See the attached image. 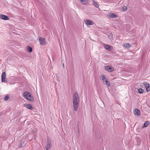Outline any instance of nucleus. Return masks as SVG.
<instances>
[{"label": "nucleus", "mask_w": 150, "mask_h": 150, "mask_svg": "<svg viewBox=\"0 0 150 150\" xmlns=\"http://www.w3.org/2000/svg\"><path fill=\"white\" fill-rule=\"evenodd\" d=\"M23 96L25 99L31 102L34 101L33 97L31 95L30 93L28 92H25L23 94Z\"/></svg>", "instance_id": "f257e3e1"}, {"label": "nucleus", "mask_w": 150, "mask_h": 150, "mask_svg": "<svg viewBox=\"0 0 150 150\" xmlns=\"http://www.w3.org/2000/svg\"><path fill=\"white\" fill-rule=\"evenodd\" d=\"M102 80L103 83H105L108 86H109L110 84L109 81L106 79L104 75H102L101 76Z\"/></svg>", "instance_id": "f03ea898"}, {"label": "nucleus", "mask_w": 150, "mask_h": 150, "mask_svg": "<svg viewBox=\"0 0 150 150\" xmlns=\"http://www.w3.org/2000/svg\"><path fill=\"white\" fill-rule=\"evenodd\" d=\"M79 102H73V107L74 110L76 111L78 109Z\"/></svg>", "instance_id": "7ed1b4c3"}, {"label": "nucleus", "mask_w": 150, "mask_h": 150, "mask_svg": "<svg viewBox=\"0 0 150 150\" xmlns=\"http://www.w3.org/2000/svg\"><path fill=\"white\" fill-rule=\"evenodd\" d=\"M84 22L86 25H93V21L88 19L84 20Z\"/></svg>", "instance_id": "20e7f679"}, {"label": "nucleus", "mask_w": 150, "mask_h": 150, "mask_svg": "<svg viewBox=\"0 0 150 150\" xmlns=\"http://www.w3.org/2000/svg\"><path fill=\"white\" fill-rule=\"evenodd\" d=\"M39 40L40 44L42 45H45L46 44V42L44 38H39Z\"/></svg>", "instance_id": "39448f33"}, {"label": "nucleus", "mask_w": 150, "mask_h": 150, "mask_svg": "<svg viewBox=\"0 0 150 150\" xmlns=\"http://www.w3.org/2000/svg\"><path fill=\"white\" fill-rule=\"evenodd\" d=\"M6 77V73L5 72H3L1 74V81L2 82L6 83V81L5 80Z\"/></svg>", "instance_id": "423d86ee"}, {"label": "nucleus", "mask_w": 150, "mask_h": 150, "mask_svg": "<svg viewBox=\"0 0 150 150\" xmlns=\"http://www.w3.org/2000/svg\"><path fill=\"white\" fill-rule=\"evenodd\" d=\"M0 18L2 19L5 20H8L9 19L7 16L3 14H1L0 15Z\"/></svg>", "instance_id": "0eeeda50"}, {"label": "nucleus", "mask_w": 150, "mask_h": 150, "mask_svg": "<svg viewBox=\"0 0 150 150\" xmlns=\"http://www.w3.org/2000/svg\"><path fill=\"white\" fill-rule=\"evenodd\" d=\"M24 106L26 107L28 109H30V110H32L33 109V108L31 106V105L30 104H28L27 103H25L24 104Z\"/></svg>", "instance_id": "6e6552de"}, {"label": "nucleus", "mask_w": 150, "mask_h": 150, "mask_svg": "<svg viewBox=\"0 0 150 150\" xmlns=\"http://www.w3.org/2000/svg\"><path fill=\"white\" fill-rule=\"evenodd\" d=\"M50 141L48 139H47V145L46 146L45 148L46 150H49L50 148Z\"/></svg>", "instance_id": "1a4fd4ad"}, {"label": "nucleus", "mask_w": 150, "mask_h": 150, "mask_svg": "<svg viewBox=\"0 0 150 150\" xmlns=\"http://www.w3.org/2000/svg\"><path fill=\"white\" fill-rule=\"evenodd\" d=\"M73 99L76 100H79V96L78 93L77 92L74 93L73 98Z\"/></svg>", "instance_id": "9d476101"}, {"label": "nucleus", "mask_w": 150, "mask_h": 150, "mask_svg": "<svg viewBox=\"0 0 150 150\" xmlns=\"http://www.w3.org/2000/svg\"><path fill=\"white\" fill-rule=\"evenodd\" d=\"M105 69L108 71L109 72H111L114 70V69L112 67H110L108 66L105 67Z\"/></svg>", "instance_id": "9b49d317"}, {"label": "nucleus", "mask_w": 150, "mask_h": 150, "mask_svg": "<svg viewBox=\"0 0 150 150\" xmlns=\"http://www.w3.org/2000/svg\"><path fill=\"white\" fill-rule=\"evenodd\" d=\"M134 115L137 116L139 115L140 113V111L137 109H136L134 110Z\"/></svg>", "instance_id": "f8f14e48"}, {"label": "nucleus", "mask_w": 150, "mask_h": 150, "mask_svg": "<svg viewBox=\"0 0 150 150\" xmlns=\"http://www.w3.org/2000/svg\"><path fill=\"white\" fill-rule=\"evenodd\" d=\"M108 16L112 18H115L117 17L116 14L112 13H109L108 14Z\"/></svg>", "instance_id": "ddd939ff"}, {"label": "nucleus", "mask_w": 150, "mask_h": 150, "mask_svg": "<svg viewBox=\"0 0 150 150\" xmlns=\"http://www.w3.org/2000/svg\"><path fill=\"white\" fill-rule=\"evenodd\" d=\"M146 90L147 92L150 91V85L149 83H146L145 85Z\"/></svg>", "instance_id": "4468645a"}, {"label": "nucleus", "mask_w": 150, "mask_h": 150, "mask_svg": "<svg viewBox=\"0 0 150 150\" xmlns=\"http://www.w3.org/2000/svg\"><path fill=\"white\" fill-rule=\"evenodd\" d=\"M123 47L127 48H129L131 47V45L129 43H126L124 44Z\"/></svg>", "instance_id": "2eb2a0df"}, {"label": "nucleus", "mask_w": 150, "mask_h": 150, "mask_svg": "<svg viewBox=\"0 0 150 150\" xmlns=\"http://www.w3.org/2000/svg\"><path fill=\"white\" fill-rule=\"evenodd\" d=\"M82 4H86L88 2V0H80Z\"/></svg>", "instance_id": "dca6fc26"}, {"label": "nucleus", "mask_w": 150, "mask_h": 150, "mask_svg": "<svg viewBox=\"0 0 150 150\" xmlns=\"http://www.w3.org/2000/svg\"><path fill=\"white\" fill-rule=\"evenodd\" d=\"M104 48L106 50H110V46L109 45L106 44H105L104 45Z\"/></svg>", "instance_id": "f3484780"}, {"label": "nucleus", "mask_w": 150, "mask_h": 150, "mask_svg": "<svg viewBox=\"0 0 150 150\" xmlns=\"http://www.w3.org/2000/svg\"><path fill=\"white\" fill-rule=\"evenodd\" d=\"M92 2L93 4L97 8L99 7L98 4L96 2L92 0Z\"/></svg>", "instance_id": "a211bd4d"}, {"label": "nucleus", "mask_w": 150, "mask_h": 150, "mask_svg": "<svg viewBox=\"0 0 150 150\" xmlns=\"http://www.w3.org/2000/svg\"><path fill=\"white\" fill-rule=\"evenodd\" d=\"M149 124V122L148 121H146L144 124L143 126L142 127L143 128H144V127H147Z\"/></svg>", "instance_id": "6ab92c4d"}, {"label": "nucleus", "mask_w": 150, "mask_h": 150, "mask_svg": "<svg viewBox=\"0 0 150 150\" xmlns=\"http://www.w3.org/2000/svg\"><path fill=\"white\" fill-rule=\"evenodd\" d=\"M27 50L28 52H32V49L31 47L28 46L27 48Z\"/></svg>", "instance_id": "aec40b11"}, {"label": "nucleus", "mask_w": 150, "mask_h": 150, "mask_svg": "<svg viewBox=\"0 0 150 150\" xmlns=\"http://www.w3.org/2000/svg\"><path fill=\"white\" fill-rule=\"evenodd\" d=\"M138 92L140 93H143L144 92L142 88H139L138 89Z\"/></svg>", "instance_id": "412c9836"}, {"label": "nucleus", "mask_w": 150, "mask_h": 150, "mask_svg": "<svg viewBox=\"0 0 150 150\" xmlns=\"http://www.w3.org/2000/svg\"><path fill=\"white\" fill-rule=\"evenodd\" d=\"M109 38L110 40H112L113 39L112 35V34H110L108 35Z\"/></svg>", "instance_id": "4be33fe9"}, {"label": "nucleus", "mask_w": 150, "mask_h": 150, "mask_svg": "<svg viewBox=\"0 0 150 150\" xmlns=\"http://www.w3.org/2000/svg\"><path fill=\"white\" fill-rule=\"evenodd\" d=\"M9 98V96H6L4 97V99L5 100H8Z\"/></svg>", "instance_id": "5701e85b"}, {"label": "nucleus", "mask_w": 150, "mask_h": 150, "mask_svg": "<svg viewBox=\"0 0 150 150\" xmlns=\"http://www.w3.org/2000/svg\"><path fill=\"white\" fill-rule=\"evenodd\" d=\"M127 9V7L126 6H124L122 7V10L124 11H125Z\"/></svg>", "instance_id": "b1692460"}, {"label": "nucleus", "mask_w": 150, "mask_h": 150, "mask_svg": "<svg viewBox=\"0 0 150 150\" xmlns=\"http://www.w3.org/2000/svg\"><path fill=\"white\" fill-rule=\"evenodd\" d=\"M79 100H76L73 99V102H79Z\"/></svg>", "instance_id": "393cba45"}]
</instances>
